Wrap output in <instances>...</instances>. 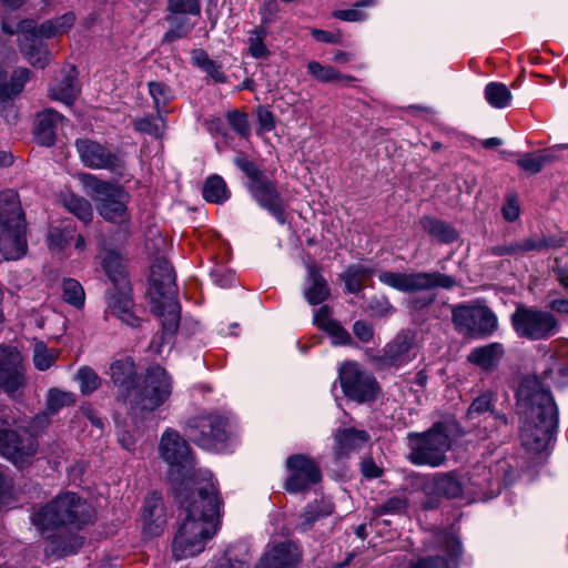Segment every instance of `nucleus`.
Instances as JSON below:
<instances>
[{
    "label": "nucleus",
    "mask_w": 568,
    "mask_h": 568,
    "mask_svg": "<svg viewBox=\"0 0 568 568\" xmlns=\"http://www.w3.org/2000/svg\"><path fill=\"white\" fill-rule=\"evenodd\" d=\"M221 505L212 475L205 473L202 481L195 483L191 495L181 500L183 517L172 541L175 560L194 557L205 549L219 530Z\"/></svg>",
    "instance_id": "nucleus-1"
},
{
    "label": "nucleus",
    "mask_w": 568,
    "mask_h": 568,
    "mask_svg": "<svg viewBox=\"0 0 568 568\" xmlns=\"http://www.w3.org/2000/svg\"><path fill=\"white\" fill-rule=\"evenodd\" d=\"M517 408L521 415V445L531 453L547 449L557 429L558 409L538 377L523 378L517 390Z\"/></svg>",
    "instance_id": "nucleus-2"
},
{
    "label": "nucleus",
    "mask_w": 568,
    "mask_h": 568,
    "mask_svg": "<svg viewBox=\"0 0 568 568\" xmlns=\"http://www.w3.org/2000/svg\"><path fill=\"white\" fill-rule=\"evenodd\" d=\"M94 518L93 507L75 493L59 495L51 503L41 507L32 515V523L42 535L58 530L55 535H47L50 539V551L57 555L74 554L82 547L83 540L77 535L64 536V525L81 528Z\"/></svg>",
    "instance_id": "nucleus-3"
},
{
    "label": "nucleus",
    "mask_w": 568,
    "mask_h": 568,
    "mask_svg": "<svg viewBox=\"0 0 568 568\" xmlns=\"http://www.w3.org/2000/svg\"><path fill=\"white\" fill-rule=\"evenodd\" d=\"M28 252L27 221L19 194L0 193V253L6 261H17Z\"/></svg>",
    "instance_id": "nucleus-4"
},
{
    "label": "nucleus",
    "mask_w": 568,
    "mask_h": 568,
    "mask_svg": "<svg viewBox=\"0 0 568 568\" xmlns=\"http://www.w3.org/2000/svg\"><path fill=\"white\" fill-rule=\"evenodd\" d=\"M235 165L246 175L247 190L255 202L266 210L280 224L286 223V205L276 183L267 178L254 162L245 156H237Z\"/></svg>",
    "instance_id": "nucleus-5"
},
{
    "label": "nucleus",
    "mask_w": 568,
    "mask_h": 568,
    "mask_svg": "<svg viewBox=\"0 0 568 568\" xmlns=\"http://www.w3.org/2000/svg\"><path fill=\"white\" fill-rule=\"evenodd\" d=\"M87 194L95 203L98 213L112 223L121 224L129 220V194L121 186L102 181L97 176L82 173L79 176Z\"/></svg>",
    "instance_id": "nucleus-6"
},
{
    "label": "nucleus",
    "mask_w": 568,
    "mask_h": 568,
    "mask_svg": "<svg viewBox=\"0 0 568 568\" xmlns=\"http://www.w3.org/2000/svg\"><path fill=\"white\" fill-rule=\"evenodd\" d=\"M408 459L416 466L439 467L446 462L452 440L442 423H436L424 433H408Z\"/></svg>",
    "instance_id": "nucleus-7"
},
{
    "label": "nucleus",
    "mask_w": 568,
    "mask_h": 568,
    "mask_svg": "<svg viewBox=\"0 0 568 568\" xmlns=\"http://www.w3.org/2000/svg\"><path fill=\"white\" fill-rule=\"evenodd\" d=\"M172 393V381L161 366L150 367L142 384L133 389L130 405L141 412H153L163 405Z\"/></svg>",
    "instance_id": "nucleus-8"
},
{
    "label": "nucleus",
    "mask_w": 568,
    "mask_h": 568,
    "mask_svg": "<svg viewBox=\"0 0 568 568\" xmlns=\"http://www.w3.org/2000/svg\"><path fill=\"white\" fill-rule=\"evenodd\" d=\"M378 281L385 286L406 294L429 291L436 287L449 290L456 285L453 276L437 271L410 273L381 271Z\"/></svg>",
    "instance_id": "nucleus-9"
},
{
    "label": "nucleus",
    "mask_w": 568,
    "mask_h": 568,
    "mask_svg": "<svg viewBox=\"0 0 568 568\" xmlns=\"http://www.w3.org/2000/svg\"><path fill=\"white\" fill-rule=\"evenodd\" d=\"M516 334L530 341L547 339L557 334L559 323L550 312L520 304L510 317Z\"/></svg>",
    "instance_id": "nucleus-10"
},
{
    "label": "nucleus",
    "mask_w": 568,
    "mask_h": 568,
    "mask_svg": "<svg viewBox=\"0 0 568 568\" xmlns=\"http://www.w3.org/2000/svg\"><path fill=\"white\" fill-rule=\"evenodd\" d=\"M338 378L345 397L359 404L375 400L381 392L374 375L355 362L344 363Z\"/></svg>",
    "instance_id": "nucleus-11"
},
{
    "label": "nucleus",
    "mask_w": 568,
    "mask_h": 568,
    "mask_svg": "<svg viewBox=\"0 0 568 568\" xmlns=\"http://www.w3.org/2000/svg\"><path fill=\"white\" fill-rule=\"evenodd\" d=\"M456 329L469 336H488L498 326L496 314L485 305H457L452 310Z\"/></svg>",
    "instance_id": "nucleus-12"
},
{
    "label": "nucleus",
    "mask_w": 568,
    "mask_h": 568,
    "mask_svg": "<svg viewBox=\"0 0 568 568\" xmlns=\"http://www.w3.org/2000/svg\"><path fill=\"white\" fill-rule=\"evenodd\" d=\"M227 419L219 414H209L192 418L189 436L201 448L213 450L227 439Z\"/></svg>",
    "instance_id": "nucleus-13"
},
{
    "label": "nucleus",
    "mask_w": 568,
    "mask_h": 568,
    "mask_svg": "<svg viewBox=\"0 0 568 568\" xmlns=\"http://www.w3.org/2000/svg\"><path fill=\"white\" fill-rule=\"evenodd\" d=\"M287 477L284 489L290 494L304 493L322 479V473L316 462L303 454H295L286 459Z\"/></svg>",
    "instance_id": "nucleus-14"
},
{
    "label": "nucleus",
    "mask_w": 568,
    "mask_h": 568,
    "mask_svg": "<svg viewBox=\"0 0 568 568\" xmlns=\"http://www.w3.org/2000/svg\"><path fill=\"white\" fill-rule=\"evenodd\" d=\"M75 148L81 162L94 170H110L122 174L124 170V160L119 151H112L108 146L91 139H78Z\"/></svg>",
    "instance_id": "nucleus-15"
},
{
    "label": "nucleus",
    "mask_w": 568,
    "mask_h": 568,
    "mask_svg": "<svg viewBox=\"0 0 568 568\" xmlns=\"http://www.w3.org/2000/svg\"><path fill=\"white\" fill-rule=\"evenodd\" d=\"M38 449L36 437L23 432L8 429L4 422L0 420V454L11 460L14 465L21 467L34 456Z\"/></svg>",
    "instance_id": "nucleus-16"
},
{
    "label": "nucleus",
    "mask_w": 568,
    "mask_h": 568,
    "mask_svg": "<svg viewBox=\"0 0 568 568\" xmlns=\"http://www.w3.org/2000/svg\"><path fill=\"white\" fill-rule=\"evenodd\" d=\"M423 489L430 497L423 506L425 509H432L437 506L439 498H460L464 493V485L457 473L447 471L434 474L424 483Z\"/></svg>",
    "instance_id": "nucleus-17"
},
{
    "label": "nucleus",
    "mask_w": 568,
    "mask_h": 568,
    "mask_svg": "<svg viewBox=\"0 0 568 568\" xmlns=\"http://www.w3.org/2000/svg\"><path fill=\"white\" fill-rule=\"evenodd\" d=\"M31 74L27 68H17L8 80L7 72L0 70V113L9 123L14 122L18 118L12 100L22 92L24 84L31 79Z\"/></svg>",
    "instance_id": "nucleus-18"
},
{
    "label": "nucleus",
    "mask_w": 568,
    "mask_h": 568,
    "mask_svg": "<svg viewBox=\"0 0 568 568\" xmlns=\"http://www.w3.org/2000/svg\"><path fill=\"white\" fill-rule=\"evenodd\" d=\"M24 383L21 354L14 347L0 346V387L9 395H14Z\"/></svg>",
    "instance_id": "nucleus-19"
},
{
    "label": "nucleus",
    "mask_w": 568,
    "mask_h": 568,
    "mask_svg": "<svg viewBox=\"0 0 568 568\" xmlns=\"http://www.w3.org/2000/svg\"><path fill=\"white\" fill-rule=\"evenodd\" d=\"M160 457L171 467H191L193 457L187 442L173 428H166L159 443Z\"/></svg>",
    "instance_id": "nucleus-20"
},
{
    "label": "nucleus",
    "mask_w": 568,
    "mask_h": 568,
    "mask_svg": "<svg viewBox=\"0 0 568 568\" xmlns=\"http://www.w3.org/2000/svg\"><path fill=\"white\" fill-rule=\"evenodd\" d=\"M129 283L118 284L108 296L106 314L113 315L131 327H138L141 320L135 314Z\"/></svg>",
    "instance_id": "nucleus-21"
},
{
    "label": "nucleus",
    "mask_w": 568,
    "mask_h": 568,
    "mask_svg": "<svg viewBox=\"0 0 568 568\" xmlns=\"http://www.w3.org/2000/svg\"><path fill=\"white\" fill-rule=\"evenodd\" d=\"M415 335L410 331L399 332L383 349L377 358L383 367L400 366L413 358Z\"/></svg>",
    "instance_id": "nucleus-22"
},
{
    "label": "nucleus",
    "mask_w": 568,
    "mask_h": 568,
    "mask_svg": "<svg viewBox=\"0 0 568 568\" xmlns=\"http://www.w3.org/2000/svg\"><path fill=\"white\" fill-rule=\"evenodd\" d=\"M74 241V247L82 252L85 247V241L82 235L77 233L71 223L62 222L59 225L51 226L47 234V245L52 254L69 255V248Z\"/></svg>",
    "instance_id": "nucleus-23"
},
{
    "label": "nucleus",
    "mask_w": 568,
    "mask_h": 568,
    "mask_svg": "<svg viewBox=\"0 0 568 568\" xmlns=\"http://www.w3.org/2000/svg\"><path fill=\"white\" fill-rule=\"evenodd\" d=\"M27 24H20L19 48L24 59L33 67L44 68L50 60V53L44 42Z\"/></svg>",
    "instance_id": "nucleus-24"
},
{
    "label": "nucleus",
    "mask_w": 568,
    "mask_h": 568,
    "mask_svg": "<svg viewBox=\"0 0 568 568\" xmlns=\"http://www.w3.org/2000/svg\"><path fill=\"white\" fill-rule=\"evenodd\" d=\"M150 281L156 294L163 301L175 298V274L171 264L165 260H159L151 266Z\"/></svg>",
    "instance_id": "nucleus-25"
},
{
    "label": "nucleus",
    "mask_w": 568,
    "mask_h": 568,
    "mask_svg": "<svg viewBox=\"0 0 568 568\" xmlns=\"http://www.w3.org/2000/svg\"><path fill=\"white\" fill-rule=\"evenodd\" d=\"M143 531L149 536L160 535L166 524L161 497L153 493L146 497L142 511Z\"/></svg>",
    "instance_id": "nucleus-26"
},
{
    "label": "nucleus",
    "mask_w": 568,
    "mask_h": 568,
    "mask_svg": "<svg viewBox=\"0 0 568 568\" xmlns=\"http://www.w3.org/2000/svg\"><path fill=\"white\" fill-rule=\"evenodd\" d=\"M300 561V551L291 542H283L266 552L256 568H295Z\"/></svg>",
    "instance_id": "nucleus-27"
},
{
    "label": "nucleus",
    "mask_w": 568,
    "mask_h": 568,
    "mask_svg": "<svg viewBox=\"0 0 568 568\" xmlns=\"http://www.w3.org/2000/svg\"><path fill=\"white\" fill-rule=\"evenodd\" d=\"M371 436L364 429L354 427L338 428L334 436V452L338 457L349 456L352 453L361 449Z\"/></svg>",
    "instance_id": "nucleus-28"
},
{
    "label": "nucleus",
    "mask_w": 568,
    "mask_h": 568,
    "mask_svg": "<svg viewBox=\"0 0 568 568\" xmlns=\"http://www.w3.org/2000/svg\"><path fill=\"white\" fill-rule=\"evenodd\" d=\"M62 119V115L52 109L38 113L33 125L36 141L42 146L53 145L55 143V131Z\"/></svg>",
    "instance_id": "nucleus-29"
},
{
    "label": "nucleus",
    "mask_w": 568,
    "mask_h": 568,
    "mask_svg": "<svg viewBox=\"0 0 568 568\" xmlns=\"http://www.w3.org/2000/svg\"><path fill=\"white\" fill-rule=\"evenodd\" d=\"M112 382L126 390V399L130 403L135 384V365L132 358L125 357L115 361L110 366Z\"/></svg>",
    "instance_id": "nucleus-30"
},
{
    "label": "nucleus",
    "mask_w": 568,
    "mask_h": 568,
    "mask_svg": "<svg viewBox=\"0 0 568 568\" xmlns=\"http://www.w3.org/2000/svg\"><path fill=\"white\" fill-rule=\"evenodd\" d=\"M505 354L500 343H490L470 351L467 361L484 371L495 369Z\"/></svg>",
    "instance_id": "nucleus-31"
},
{
    "label": "nucleus",
    "mask_w": 568,
    "mask_h": 568,
    "mask_svg": "<svg viewBox=\"0 0 568 568\" xmlns=\"http://www.w3.org/2000/svg\"><path fill=\"white\" fill-rule=\"evenodd\" d=\"M307 281L310 285L306 288L304 296L310 304L318 305L329 297L331 292L327 282L314 263L307 265Z\"/></svg>",
    "instance_id": "nucleus-32"
},
{
    "label": "nucleus",
    "mask_w": 568,
    "mask_h": 568,
    "mask_svg": "<svg viewBox=\"0 0 568 568\" xmlns=\"http://www.w3.org/2000/svg\"><path fill=\"white\" fill-rule=\"evenodd\" d=\"M159 315L163 316L161 344L166 343L168 339L176 332L180 324V306L175 298L164 300L158 306Z\"/></svg>",
    "instance_id": "nucleus-33"
},
{
    "label": "nucleus",
    "mask_w": 568,
    "mask_h": 568,
    "mask_svg": "<svg viewBox=\"0 0 568 568\" xmlns=\"http://www.w3.org/2000/svg\"><path fill=\"white\" fill-rule=\"evenodd\" d=\"M80 92L77 74L71 69L61 80L50 88V97L68 105L72 104Z\"/></svg>",
    "instance_id": "nucleus-34"
},
{
    "label": "nucleus",
    "mask_w": 568,
    "mask_h": 568,
    "mask_svg": "<svg viewBox=\"0 0 568 568\" xmlns=\"http://www.w3.org/2000/svg\"><path fill=\"white\" fill-rule=\"evenodd\" d=\"M374 270L365 264H352L341 275L348 293H358L363 290L366 281L371 278Z\"/></svg>",
    "instance_id": "nucleus-35"
},
{
    "label": "nucleus",
    "mask_w": 568,
    "mask_h": 568,
    "mask_svg": "<svg viewBox=\"0 0 568 568\" xmlns=\"http://www.w3.org/2000/svg\"><path fill=\"white\" fill-rule=\"evenodd\" d=\"M546 245L545 241H535V239H523L516 242L496 245L489 250L494 256L520 255L530 251H541Z\"/></svg>",
    "instance_id": "nucleus-36"
},
{
    "label": "nucleus",
    "mask_w": 568,
    "mask_h": 568,
    "mask_svg": "<svg viewBox=\"0 0 568 568\" xmlns=\"http://www.w3.org/2000/svg\"><path fill=\"white\" fill-rule=\"evenodd\" d=\"M307 72L315 80L328 83V82H339L344 85L355 81V78L347 74H342L332 65H323L317 61H310L307 63Z\"/></svg>",
    "instance_id": "nucleus-37"
},
{
    "label": "nucleus",
    "mask_w": 568,
    "mask_h": 568,
    "mask_svg": "<svg viewBox=\"0 0 568 568\" xmlns=\"http://www.w3.org/2000/svg\"><path fill=\"white\" fill-rule=\"evenodd\" d=\"M420 224L425 232L442 243H452L458 237L453 226L435 217L425 216L422 219Z\"/></svg>",
    "instance_id": "nucleus-38"
},
{
    "label": "nucleus",
    "mask_w": 568,
    "mask_h": 568,
    "mask_svg": "<svg viewBox=\"0 0 568 568\" xmlns=\"http://www.w3.org/2000/svg\"><path fill=\"white\" fill-rule=\"evenodd\" d=\"M170 28L164 33L162 42H174L179 39L185 38L194 27V22L189 17H182L178 14L169 13L165 17Z\"/></svg>",
    "instance_id": "nucleus-39"
},
{
    "label": "nucleus",
    "mask_w": 568,
    "mask_h": 568,
    "mask_svg": "<svg viewBox=\"0 0 568 568\" xmlns=\"http://www.w3.org/2000/svg\"><path fill=\"white\" fill-rule=\"evenodd\" d=\"M333 511L334 506L329 501L322 500L310 504L301 516L302 521L300 528L306 531L317 519L329 516Z\"/></svg>",
    "instance_id": "nucleus-40"
},
{
    "label": "nucleus",
    "mask_w": 568,
    "mask_h": 568,
    "mask_svg": "<svg viewBox=\"0 0 568 568\" xmlns=\"http://www.w3.org/2000/svg\"><path fill=\"white\" fill-rule=\"evenodd\" d=\"M485 98L493 108L504 109L510 104L513 95L505 84L489 82L485 87Z\"/></svg>",
    "instance_id": "nucleus-41"
},
{
    "label": "nucleus",
    "mask_w": 568,
    "mask_h": 568,
    "mask_svg": "<svg viewBox=\"0 0 568 568\" xmlns=\"http://www.w3.org/2000/svg\"><path fill=\"white\" fill-rule=\"evenodd\" d=\"M102 267L109 278L114 283V286L128 282L123 272L121 257L118 253L112 251L106 252L102 257Z\"/></svg>",
    "instance_id": "nucleus-42"
},
{
    "label": "nucleus",
    "mask_w": 568,
    "mask_h": 568,
    "mask_svg": "<svg viewBox=\"0 0 568 568\" xmlns=\"http://www.w3.org/2000/svg\"><path fill=\"white\" fill-rule=\"evenodd\" d=\"M203 196L207 202L222 203L227 199V189L221 176H210L203 185Z\"/></svg>",
    "instance_id": "nucleus-43"
},
{
    "label": "nucleus",
    "mask_w": 568,
    "mask_h": 568,
    "mask_svg": "<svg viewBox=\"0 0 568 568\" xmlns=\"http://www.w3.org/2000/svg\"><path fill=\"white\" fill-rule=\"evenodd\" d=\"M60 352L49 348L43 342H37L33 347V364L39 371L49 369L58 359Z\"/></svg>",
    "instance_id": "nucleus-44"
},
{
    "label": "nucleus",
    "mask_w": 568,
    "mask_h": 568,
    "mask_svg": "<svg viewBox=\"0 0 568 568\" xmlns=\"http://www.w3.org/2000/svg\"><path fill=\"white\" fill-rule=\"evenodd\" d=\"M62 298L72 306L81 308L84 305L85 293L80 282L74 278H64L62 282Z\"/></svg>",
    "instance_id": "nucleus-45"
},
{
    "label": "nucleus",
    "mask_w": 568,
    "mask_h": 568,
    "mask_svg": "<svg viewBox=\"0 0 568 568\" xmlns=\"http://www.w3.org/2000/svg\"><path fill=\"white\" fill-rule=\"evenodd\" d=\"M133 126L138 132L160 139L164 133L165 124L163 118L158 113L156 116H144L134 120Z\"/></svg>",
    "instance_id": "nucleus-46"
},
{
    "label": "nucleus",
    "mask_w": 568,
    "mask_h": 568,
    "mask_svg": "<svg viewBox=\"0 0 568 568\" xmlns=\"http://www.w3.org/2000/svg\"><path fill=\"white\" fill-rule=\"evenodd\" d=\"M64 206L82 222L92 220V206L90 202L81 196L70 194L64 199Z\"/></svg>",
    "instance_id": "nucleus-47"
},
{
    "label": "nucleus",
    "mask_w": 568,
    "mask_h": 568,
    "mask_svg": "<svg viewBox=\"0 0 568 568\" xmlns=\"http://www.w3.org/2000/svg\"><path fill=\"white\" fill-rule=\"evenodd\" d=\"M266 38V30L262 27L255 28L248 37V52L255 59H266L270 51L266 48L264 40Z\"/></svg>",
    "instance_id": "nucleus-48"
},
{
    "label": "nucleus",
    "mask_w": 568,
    "mask_h": 568,
    "mask_svg": "<svg viewBox=\"0 0 568 568\" xmlns=\"http://www.w3.org/2000/svg\"><path fill=\"white\" fill-rule=\"evenodd\" d=\"M551 159L550 153H526L517 160V164L524 171L535 174L540 172L545 163Z\"/></svg>",
    "instance_id": "nucleus-49"
},
{
    "label": "nucleus",
    "mask_w": 568,
    "mask_h": 568,
    "mask_svg": "<svg viewBox=\"0 0 568 568\" xmlns=\"http://www.w3.org/2000/svg\"><path fill=\"white\" fill-rule=\"evenodd\" d=\"M149 93L153 99L154 106L158 113L161 112L163 108L171 101L173 98L171 89L160 81H151L148 84Z\"/></svg>",
    "instance_id": "nucleus-50"
},
{
    "label": "nucleus",
    "mask_w": 568,
    "mask_h": 568,
    "mask_svg": "<svg viewBox=\"0 0 568 568\" xmlns=\"http://www.w3.org/2000/svg\"><path fill=\"white\" fill-rule=\"evenodd\" d=\"M75 402V395L71 392H63L51 388L48 392L47 406L52 413L59 412L62 407L70 406Z\"/></svg>",
    "instance_id": "nucleus-51"
},
{
    "label": "nucleus",
    "mask_w": 568,
    "mask_h": 568,
    "mask_svg": "<svg viewBox=\"0 0 568 568\" xmlns=\"http://www.w3.org/2000/svg\"><path fill=\"white\" fill-rule=\"evenodd\" d=\"M407 499L404 496H394L388 498L381 505H377L373 509V514L376 517L383 515H399L403 514L407 508Z\"/></svg>",
    "instance_id": "nucleus-52"
},
{
    "label": "nucleus",
    "mask_w": 568,
    "mask_h": 568,
    "mask_svg": "<svg viewBox=\"0 0 568 568\" xmlns=\"http://www.w3.org/2000/svg\"><path fill=\"white\" fill-rule=\"evenodd\" d=\"M77 381L80 384L81 393L89 395L99 388L101 379L98 374L88 366L81 367L77 373Z\"/></svg>",
    "instance_id": "nucleus-53"
},
{
    "label": "nucleus",
    "mask_w": 568,
    "mask_h": 568,
    "mask_svg": "<svg viewBox=\"0 0 568 568\" xmlns=\"http://www.w3.org/2000/svg\"><path fill=\"white\" fill-rule=\"evenodd\" d=\"M168 10L172 14L190 18V16H199L201 7L199 0H169Z\"/></svg>",
    "instance_id": "nucleus-54"
},
{
    "label": "nucleus",
    "mask_w": 568,
    "mask_h": 568,
    "mask_svg": "<svg viewBox=\"0 0 568 568\" xmlns=\"http://www.w3.org/2000/svg\"><path fill=\"white\" fill-rule=\"evenodd\" d=\"M367 311L372 316L386 317L395 312V307L386 296H373L367 302Z\"/></svg>",
    "instance_id": "nucleus-55"
},
{
    "label": "nucleus",
    "mask_w": 568,
    "mask_h": 568,
    "mask_svg": "<svg viewBox=\"0 0 568 568\" xmlns=\"http://www.w3.org/2000/svg\"><path fill=\"white\" fill-rule=\"evenodd\" d=\"M314 323L325 331L335 328L345 336V329L331 318V311L326 305L316 311L314 315Z\"/></svg>",
    "instance_id": "nucleus-56"
},
{
    "label": "nucleus",
    "mask_w": 568,
    "mask_h": 568,
    "mask_svg": "<svg viewBox=\"0 0 568 568\" xmlns=\"http://www.w3.org/2000/svg\"><path fill=\"white\" fill-rule=\"evenodd\" d=\"M21 24H27V29L30 32H34L37 37H39L42 41L43 39H49L59 34L57 26L53 20H48L41 23L40 26H33L29 21H23Z\"/></svg>",
    "instance_id": "nucleus-57"
},
{
    "label": "nucleus",
    "mask_w": 568,
    "mask_h": 568,
    "mask_svg": "<svg viewBox=\"0 0 568 568\" xmlns=\"http://www.w3.org/2000/svg\"><path fill=\"white\" fill-rule=\"evenodd\" d=\"M405 568H448V562L444 557L430 556L410 561Z\"/></svg>",
    "instance_id": "nucleus-58"
},
{
    "label": "nucleus",
    "mask_w": 568,
    "mask_h": 568,
    "mask_svg": "<svg viewBox=\"0 0 568 568\" xmlns=\"http://www.w3.org/2000/svg\"><path fill=\"white\" fill-rule=\"evenodd\" d=\"M230 125L241 135H246L250 132V125L245 114L237 111H232L227 114Z\"/></svg>",
    "instance_id": "nucleus-59"
},
{
    "label": "nucleus",
    "mask_w": 568,
    "mask_h": 568,
    "mask_svg": "<svg viewBox=\"0 0 568 568\" xmlns=\"http://www.w3.org/2000/svg\"><path fill=\"white\" fill-rule=\"evenodd\" d=\"M490 403L491 396L489 394H481L471 403L468 409V417L474 418L476 415L488 412Z\"/></svg>",
    "instance_id": "nucleus-60"
},
{
    "label": "nucleus",
    "mask_w": 568,
    "mask_h": 568,
    "mask_svg": "<svg viewBox=\"0 0 568 568\" xmlns=\"http://www.w3.org/2000/svg\"><path fill=\"white\" fill-rule=\"evenodd\" d=\"M333 16L342 21L356 22L366 19V14L358 10L355 6L352 9L337 10Z\"/></svg>",
    "instance_id": "nucleus-61"
},
{
    "label": "nucleus",
    "mask_w": 568,
    "mask_h": 568,
    "mask_svg": "<svg viewBox=\"0 0 568 568\" xmlns=\"http://www.w3.org/2000/svg\"><path fill=\"white\" fill-rule=\"evenodd\" d=\"M353 333L364 343H368L373 338V327L364 321H357L354 323Z\"/></svg>",
    "instance_id": "nucleus-62"
},
{
    "label": "nucleus",
    "mask_w": 568,
    "mask_h": 568,
    "mask_svg": "<svg viewBox=\"0 0 568 568\" xmlns=\"http://www.w3.org/2000/svg\"><path fill=\"white\" fill-rule=\"evenodd\" d=\"M435 301V295L414 296L406 301V306L413 312H419Z\"/></svg>",
    "instance_id": "nucleus-63"
},
{
    "label": "nucleus",
    "mask_w": 568,
    "mask_h": 568,
    "mask_svg": "<svg viewBox=\"0 0 568 568\" xmlns=\"http://www.w3.org/2000/svg\"><path fill=\"white\" fill-rule=\"evenodd\" d=\"M257 118L261 126L266 130L271 131L275 128V119L271 111L260 108L257 111Z\"/></svg>",
    "instance_id": "nucleus-64"
}]
</instances>
